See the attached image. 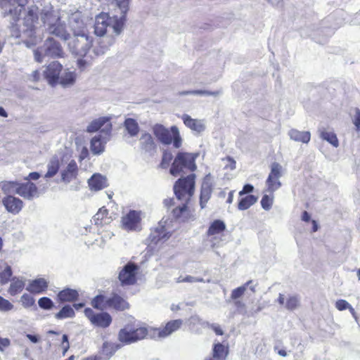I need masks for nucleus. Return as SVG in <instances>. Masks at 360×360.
Instances as JSON below:
<instances>
[{"instance_id":"aec40b11","label":"nucleus","mask_w":360,"mask_h":360,"mask_svg":"<svg viewBox=\"0 0 360 360\" xmlns=\"http://www.w3.org/2000/svg\"><path fill=\"white\" fill-rule=\"evenodd\" d=\"M79 292L70 288H65L58 292L56 296L58 302L60 304L73 303L79 300Z\"/></svg>"},{"instance_id":"ea45409f","label":"nucleus","mask_w":360,"mask_h":360,"mask_svg":"<svg viewBox=\"0 0 360 360\" xmlns=\"http://www.w3.org/2000/svg\"><path fill=\"white\" fill-rule=\"evenodd\" d=\"M75 312L73 307L69 304L64 305L58 312L56 313L54 317L58 320H63L68 318H74Z\"/></svg>"},{"instance_id":"c85d7f7f","label":"nucleus","mask_w":360,"mask_h":360,"mask_svg":"<svg viewBox=\"0 0 360 360\" xmlns=\"http://www.w3.org/2000/svg\"><path fill=\"white\" fill-rule=\"evenodd\" d=\"M245 290L246 288L244 285L243 286L234 289L231 292V297L232 300H234V305L236 308V312L238 314L245 312V304L241 303L239 300H238V298H240L244 295Z\"/></svg>"},{"instance_id":"473e14b6","label":"nucleus","mask_w":360,"mask_h":360,"mask_svg":"<svg viewBox=\"0 0 360 360\" xmlns=\"http://www.w3.org/2000/svg\"><path fill=\"white\" fill-rule=\"evenodd\" d=\"M13 271L11 266L0 260V283L5 285L12 278Z\"/></svg>"},{"instance_id":"8fccbe9b","label":"nucleus","mask_w":360,"mask_h":360,"mask_svg":"<svg viewBox=\"0 0 360 360\" xmlns=\"http://www.w3.org/2000/svg\"><path fill=\"white\" fill-rule=\"evenodd\" d=\"M39 307L44 310H50L54 307V303L51 298L42 297L38 300Z\"/></svg>"},{"instance_id":"72a5a7b5","label":"nucleus","mask_w":360,"mask_h":360,"mask_svg":"<svg viewBox=\"0 0 360 360\" xmlns=\"http://www.w3.org/2000/svg\"><path fill=\"white\" fill-rule=\"evenodd\" d=\"M11 281L10 286L8 289V292L10 295L15 296L23 290L25 285L23 280L18 277H13Z\"/></svg>"},{"instance_id":"a19ab883","label":"nucleus","mask_w":360,"mask_h":360,"mask_svg":"<svg viewBox=\"0 0 360 360\" xmlns=\"http://www.w3.org/2000/svg\"><path fill=\"white\" fill-rule=\"evenodd\" d=\"M59 168V160L57 158L51 159L47 165V172L44 175V178L49 179L53 177L58 172Z\"/></svg>"},{"instance_id":"864d4df0","label":"nucleus","mask_w":360,"mask_h":360,"mask_svg":"<svg viewBox=\"0 0 360 360\" xmlns=\"http://www.w3.org/2000/svg\"><path fill=\"white\" fill-rule=\"evenodd\" d=\"M13 309V304L8 300L0 295V311H8Z\"/></svg>"},{"instance_id":"de8ad7c7","label":"nucleus","mask_w":360,"mask_h":360,"mask_svg":"<svg viewBox=\"0 0 360 360\" xmlns=\"http://www.w3.org/2000/svg\"><path fill=\"white\" fill-rule=\"evenodd\" d=\"M173 159V155L169 150H165L162 153V160L160 163V167L167 169L171 164Z\"/></svg>"},{"instance_id":"ddd939ff","label":"nucleus","mask_w":360,"mask_h":360,"mask_svg":"<svg viewBox=\"0 0 360 360\" xmlns=\"http://www.w3.org/2000/svg\"><path fill=\"white\" fill-rule=\"evenodd\" d=\"M183 325L181 319H175L168 321L162 328L152 329V337L157 339H162L168 337L174 332L178 330Z\"/></svg>"},{"instance_id":"412c9836","label":"nucleus","mask_w":360,"mask_h":360,"mask_svg":"<svg viewBox=\"0 0 360 360\" xmlns=\"http://www.w3.org/2000/svg\"><path fill=\"white\" fill-rule=\"evenodd\" d=\"M120 348V345L119 344L104 342L100 352L101 354L91 356L96 357L98 360H109Z\"/></svg>"},{"instance_id":"5701e85b","label":"nucleus","mask_w":360,"mask_h":360,"mask_svg":"<svg viewBox=\"0 0 360 360\" xmlns=\"http://www.w3.org/2000/svg\"><path fill=\"white\" fill-rule=\"evenodd\" d=\"M181 120L186 127L198 134H200L205 129V126L202 120L193 119L187 114L181 116Z\"/></svg>"},{"instance_id":"e2e57ef3","label":"nucleus","mask_w":360,"mask_h":360,"mask_svg":"<svg viewBox=\"0 0 360 360\" xmlns=\"http://www.w3.org/2000/svg\"><path fill=\"white\" fill-rule=\"evenodd\" d=\"M39 177H40L39 173H38L37 172H30L28 174V176L26 177L25 179L26 181H30L31 179H32V180H37V179H39Z\"/></svg>"},{"instance_id":"1a4fd4ad","label":"nucleus","mask_w":360,"mask_h":360,"mask_svg":"<svg viewBox=\"0 0 360 360\" xmlns=\"http://www.w3.org/2000/svg\"><path fill=\"white\" fill-rule=\"evenodd\" d=\"M138 265L128 262L119 272L118 279L122 286L134 285L137 281Z\"/></svg>"},{"instance_id":"0eeeda50","label":"nucleus","mask_w":360,"mask_h":360,"mask_svg":"<svg viewBox=\"0 0 360 360\" xmlns=\"http://www.w3.org/2000/svg\"><path fill=\"white\" fill-rule=\"evenodd\" d=\"M283 176V167L278 162H273L271 172L266 181V192L273 193L281 186L280 178Z\"/></svg>"},{"instance_id":"774afa93","label":"nucleus","mask_w":360,"mask_h":360,"mask_svg":"<svg viewBox=\"0 0 360 360\" xmlns=\"http://www.w3.org/2000/svg\"><path fill=\"white\" fill-rule=\"evenodd\" d=\"M34 58L37 62L41 63L43 59V56L38 50H36L34 51Z\"/></svg>"},{"instance_id":"f704fd0d","label":"nucleus","mask_w":360,"mask_h":360,"mask_svg":"<svg viewBox=\"0 0 360 360\" xmlns=\"http://www.w3.org/2000/svg\"><path fill=\"white\" fill-rule=\"evenodd\" d=\"M187 204L188 202H186L181 206L176 207L172 210V215L175 219L186 221L191 217V212Z\"/></svg>"},{"instance_id":"a878e982","label":"nucleus","mask_w":360,"mask_h":360,"mask_svg":"<svg viewBox=\"0 0 360 360\" xmlns=\"http://www.w3.org/2000/svg\"><path fill=\"white\" fill-rule=\"evenodd\" d=\"M112 219L109 216L108 209L103 207L98 210L96 214L94 216V221L96 226L103 227L105 225L110 224Z\"/></svg>"},{"instance_id":"6ab92c4d","label":"nucleus","mask_w":360,"mask_h":360,"mask_svg":"<svg viewBox=\"0 0 360 360\" xmlns=\"http://www.w3.org/2000/svg\"><path fill=\"white\" fill-rule=\"evenodd\" d=\"M46 54L53 58H63L64 51L60 44L52 37H49L44 42Z\"/></svg>"},{"instance_id":"cd10ccee","label":"nucleus","mask_w":360,"mask_h":360,"mask_svg":"<svg viewBox=\"0 0 360 360\" xmlns=\"http://www.w3.org/2000/svg\"><path fill=\"white\" fill-rule=\"evenodd\" d=\"M228 345L214 343L212 347V357L216 360H226L229 354Z\"/></svg>"},{"instance_id":"4d7b16f0","label":"nucleus","mask_w":360,"mask_h":360,"mask_svg":"<svg viewBox=\"0 0 360 360\" xmlns=\"http://www.w3.org/2000/svg\"><path fill=\"white\" fill-rule=\"evenodd\" d=\"M223 160L226 162L225 169L233 170L236 168V161L231 157H226Z\"/></svg>"},{"instance_id":"f03ea898","label":"nucleus","mask_w":360,"mask_h":360,"mask_svg":"<svg viewBox=\"0 0 360 360\" xmlns=\"http://www.w3.org/2000/svg\"><path fill=\"white\" fill-rule=\"evenodd\" d=\"M153 133L157 139L164 145L172 144L175 148H180L183 139L176 126L166 128L160 124H156L153 127Z\"/></svg>"},{"instance_id":"79ce46f5","label":"nucleus","mask_w":360,"mask_h":360,"mask_svg":"<svg viewBox=\"0 0 360 360\" xmlns=\"http://www.w3.org/2000/svg\"><path fill=\"white\" fill-rule=\"evenodd\" d=\"M105 143L101 139V136H96L91 141V150L95 155H99L104 151Z\"/></svg>"},{"instance_id":"e433bc0d","label":"nucleus","mask_w":360,"mask_h":360,"mask_svg":"<svg viewBox=\"0 0 360 360\" xmlns=\"http://www.w3.org/2000/svg\"><path fill=\"white\" fill-rule=\"evenodd\" d=\"M212 191V188L210 184H202L200 195V205L202 209L205 207L207 202L211 197Z\"/></svg>"},{"instance_id":"c03bdc74","label":"nucleus","mask_w":360,"mask_h":360,"mask_svg":"<svg viewBox=\"0 0 360 360\" xmlns=\"http://www.w3.org/2000/svg\"><path fill=\"white\" fill-rule=\"evenodd\" d=\"M39 19L37 13L32 8H29L27 14L24 17V24L26 27L32 29L34 23L37 22Z\"/></svg>"},{"instance_id":"49530a36","label":"nucleus","mask_w":360,"mask_h":360,"mask_svg":"<svg viewBox=\"0 0 360 360\" xmlns=\"http://www.w3.org/2000/svg\"><path fill=\"white\" fill-rule=\"evenodd\" d=\"M248 193V184H245L243 187L242 191L239 192L240 199L238 203V208L240 210H245L248 209V196L243 197V195Z\"/></svg>"},{"instance_id":"f3484780","label":"nucleus","mask_w":360,"mask_h":360,"mask_svg":"<svg viewBox=\"0 0 360 360\" xmlns=\"http://www.w3.org/2000/svg\"><path fill=\"white\" fill-rule=\"evenodd\" d=\"M101 129L102 132L110 134L112 130V124L108 117H102L93 120L87 127L86 131L92 133Z\"/></svg>"},{"instance_id":"338daca9","label":"nucleus","mask_w":360,"mask_h":360,"mask_svg":"<svg viewBox=\"0 0 360 360\" xmlns=\"http://www.w3.org/2000/svg\"><path fill=\"white\" fill-rule=\"evenodd\" d=\"M197 280L191 276H186V277L183 278L182 279L179 280V282H188V283H193L196 281Z\"/></svg>"},{"instance_id":"9b49d317","label":"nucleus","mask_w":360,"mask_h":360,"mask_svg":"<svg viewBox=\"0 0 360 360\" xmlns=\"http://www.w3.org/2000/svg\"><path fill=\"white\" fill-rule=\"evenodd\" d=\"M117 6L120 9L122 16L112 18L111 25L116 34H120L122 31L125 22L126 14L129 11V0H116Z\"/></svg>"},{"instance_id":"dca6fc26","label":"nucleus","mask_w":360,"mask_h":360,"mask_svg":"<svg viewBox=\"0 0 360 360\" xmlns=\"http://www.w3.org/2000/svg\"><path fill=\"white\" fill-rule=\"evenodd\" d=\"M112 18L108 13L101 12L96 16L94 33L99 37L104 36L108 27L111 25Z\"/></svg>"},{"instance_id":"393cba45","label":"nucleus","mask_w":360,"mask_h":360,"mask_svg":"<svg viewBox=\"0 0 360 360\" xmlns=\"http://www.w3.org/2000/svg\"><path fill=\"white\" fill-rule=\"evenodd\" d=\"M78 175V167L77 162L72 160L61 172V179L65 183H70L75 179Z\"/></svg>"},{"instance_id":"f257e3e1","label":"nucleus","mask_w":360,"mask_h":360,"mask_svg":"<svg viewBox=\"0 0 360 360\" xmlns=\"http://www.w3.org/2000/svg\"><path fill=\"white\" fill-rule=\"evenodd\" d=\"M0 189L3 193H16L25 200H32L39 196L37 185L31 181H1Z\"/></svg>"},{"instance_id":"4468645a","label":"nucleus","mask_w":360,"mask_h":360,"mask_svg":"<svg viewBox=\"0 0 360 360\" xmlns=\"http://www.w3.org/2000/svg\"><path fill=\"white\" fill-rule=\"evenodd\" d=\"M5 196L2 198V205L6 210L13 214H18L24 207V202L20 198L12 193H4Z\"/></svg>"},{"instance_id":"0e129e2a","label":"nucleus","mask_w":360,"mask_h":360,"mask_svg":"<svg viewBox=\"0 0 360 360\" xmlns=\"http://www.w3.org/2000/svg\"><path fill=\"white\" fill-rule=\"evenodd\" d=\"M77 66L78 68L83 70L84 69H85V68L87 66V62L83 59V58H79L77 59Z\"/></svg>"},{"instance_id":"b1692460","label":"nucleus","mask_w":360,"mask_h":360,"mask_svg":"<svg viewBox=\"0 0 360 360\" xmlns=\"http://www.w3.org/2000/svg\"><path fill=\"white\" fill-rule=\"evenodd\" d=\"M49 287V283L45 278H36L30 282L27 287V290L34 295L41 294L46 291Z\"/></svg>"},{"instance_id":"9d476101","label":"nucleus","mask_w":360,"mask_h":360,"mask_svg":"<svg viewBox=\"0 0 360 360\" xmlns=\"http://www.w3.org/2000/svg\"><path fill=\"white\" fill-rule=\"evenodd\" d=\"M226 229L225 223L221 219H215L211 222L206 231V236L213 243L212 247L217 245V242L221 241Z\"/></svg>"},{"instance_id":"13d9d810","label":"nucleus","mask_w":360,"mask_h":360,"mask_svg":"<svg viewBox=\"0 0 360 360\" xmlns=\"http://www.w3.org/2000/svg\"><path fill=\"white\" fill-rule=\"evenodd\" d=\"M61 346L63 349V355L64 356L65 354V353L67 352V351L68 350V349L70 348L68 338L67 335H63V340H62Z\"/></svg>"},{"instance_id":"5fc2aeb1","label":"nucleus","mask_w":360,"mask_h":360,"mask_svg":"<svg viewBox=\"0 0 360 360\" xmlns=\"http://www.w3.org/2000/svg\"><path fill=\"white\" fill-rule=\"evenodd\" d=\"M188 94H206V95H216L215 92L205 91L201 90H195V91H184L179 93V95H188Z\"/></svg>"},{"instance_id":"37998d69","label":"nucleus","mask_w":360,"mask_h":360,"mask_svg":"<svg viewBox=\"0 0 360 360\" xmlns=\"http://www.w3.org/2000/svg\"><path fill=\"white\" fill-rule=\"evenodd\" d=\"M76 81V74L75 72H65L59 78L58 84L63 86H69L75 84Z\"/></svg>"},{"instance_id":"bb28decb","label":"nucleus","mask_w":360,"mask_h":360,"mask_svg":"<svg viewBox=\"0 0 360 360\" xmlns=\"http://www.w3.org/2000/svg\"><path fill=\"white\" fill-rule=\"evenodd\" d=\"M89 186L92 191H100L108 186L107 179L101 174H94L88 181Z\"/></svg>"},{"instance_id":"423d86ee","label":"nucleus","mask_w":360,"mask_h":360,"mask_svg":"<svg viewBox=\"0 0 360 360\" xmlns=\"http://www.w3.org/2000/svg\"><path fill=\"white\" fill-rule=\"evenodd\" d=\"M68 46L74 54L84 56L92 46V39L85 32L75 33Z\"/></svg>"},{"instance_id":"bf43d9fd","label":"nucleus","mask_w":360,"mask_h":360,"mask_svg":"<svg viewBox=\"0 0 360 360\" xmlns=\"http://www.w3.org/2000/svg\"><path fill=\"white\" fill-rule=\"evenodd\" d=\"M209 328L210 329H212L217 335H224V331H223V329L221 328V327L218 325V324H215V323H212L209 326Z\"/></svg>"},{"instance_id":"39448f33","label":"nucleus","mask_w":360,"mask_h":360,"mask_svg":"<svg viewBox=\"0 0 360 360\" xmlns=\"http://www.w3.org/2000/svg\"><path fill=\"white\" fill-rule=\"evenodd\" d=\"M148 334V328L145 326L127 324L120 330L118 340L125 345H129L143 340Z\"/></svg>"},{"instance_id":"4c0bfd02","label":"nucleus","mask_w":360,"mask_h":360,"mask_svg":"<svg viewBox=\"0 0 360 360\" xmlns=\"http://www.w3.org/2000/svg\"><path fill=\"white\" fill-rule=\"evenodd\" d=\"M320 136L323 140L330 143L332 146L337 148L339 146L338 139L335 134L332 131H327L324 128L319 129Z\"/></svg>"},{"instance_id":"20e7f679","label":"nucleus","mask_w":360,"mask_h":360,"mask_svg":"<svg viewBox=\"0 0 360 360\" xmlns=\"http://www.w3.org/2000/svg\"><path fill=\"white\" fill-rule=\"evenodd\" d=\"M195 175L191 174L179 179L174 185V193L178 200L188 202L194 194Z\"/></svg>"},{"instance_id":"603ef678","label":"nucleus","mask_w":360,"mask_h":360,"mask_svg":"<svg viewBox=\"0 0 360 360\" xmlns=\"http://www.w3.org/2000/svg\"><path fill=\"white\" fill-rule=\"evenodd\" d=\"M20 301L22 302V306L25 308H30L34 305L35 300L34 297L27 293L23 294L20 297Z\"/></svg>"},{"instance_id":"7ed1b4c3","label":"nucleus","mask_w":360,"mask_h":360,"mask_svg":"<svg viewBox=\"0 0 360 360\" xmlns=\"http://www.w3.org/2000/svg\"><path fill=\"white\" fill-rule=\"evenodd\" d=\"M198 153L178 152L169 169L173 176H177L182 172H194L197 169L195 164Z\"/></svg>"},{"instance_id":"09e8293b","label":"nucleus","mask_w":360,"mask_h":360,"mask_svg":"<svg viewBox=\"0 0 360 360\" xmlns=\"http://www.w3.org/2000/svg\"><path fill=\"white\" fill-rule=\"evenodd\" d=\"M274 202V195L273 193L264 194L261 200V205L262 207L264 210H269Z\"/></svg>"},{"instance_id":"052dcab7","label":"nucleus","mask_w":360,"mask_h":360,"mask_svg":"<svg viewBox=\"0 0 360 360\" xmlns=\"http://www.w3.org/2000/svg\"><path fill=\"white\" fill-rule=\"evenodd\" d=\"M11 344V341L8 338H3L0 337V351H4V349L8 347Z\"/></svg>"},{"instance_id":"c756f323","label":"nucleus","mask_w":360,"mask_h":360,"mask_svg":"<svg viewBox=\"0 0 360 360\" xmlns=\"http://www.w3.org/2000/svg\"><path fill=\"white\" fill-rule=\"evenodd\" d=\"M49 32L51 34L64 41H67L70 38V35L68 32L65 25L60 22L51 25L49 26Z\"/></svg>"},{"instance_id":"f8f14e48","label":"nucleus","mask_w":360,"mask_h":360,"mask_svg":"<svg viewBox=\"0 0 360 360\" xmlns=\"http://www.w3.org/2000/svg\"><path fill=\"white\" fill-rule=\"evenodd\" d=\"M141 212L136 210H130L121 219L122 229L128 231L141 230Z\"/></svg>"},{"instance_id":"2f4dec72","label":"nucleus","mask_w":360,"mask_h":360,"mask_svg":"<svg viewBox=\"0 0 360 360\" xmlns=\"http://www.w3.org/2000/svg\"><path fill=\"white\" fill-rule=\"evenodd\" d=\"M288 135L290 139L304 143H309L311 139V134L309 131H301L295 129H290L288 131Z\"/></svg>"},{"instance_id":"7c9ffc66","label":"nucleus","mask_w":360,"mask_h":360,"mask_svg":"<svg viewBox=\"0 0 360 360\" xmlns=\"http://www.w3.org/2000/svg\"><path fill=\"white\" fill-rule=\"evenodd\" d=\"M1 1L3 3L8 4L10 5H15L17 4L18 6H20L21 8L17 9L15 8L14 10H9L8 13L10 15H13V20L15 22H17L20 20V13L21 9L24 8V7L27 4L29 0H1Z\"/></svg>"},{"instance_id":"58836bf2","label":"nucleus","mask_w":360,"mask_h":360,"mask_svg":"<svg viewBox=\"0 0 360 360\" xmlns=\"http://www.w3.org/2000/svg\"><path fill=\"white\" fill-rule=\"evenodd\" d=\"M124 127L130 136L138 135L140 129L138 122L133 118H127L124 122Z\"/></svg>"},{"instance_id":"c9c22d12","label":"nucleus","mask_w":360,"mask_h":360,"mask_svg":"<svg viewBox=\"0 0 360 360\" xmlns=\"http://www.w3.org/2000/svg\"><path fill=\"white\" fill-rule=\"evenodd\" d=\"M141 146L146 151L155 150L156 149L155 142L149 133H144L140 139Z\"/></svg>"},{"instance_id":"a211bd4d","label":"nucleus","mask_w":360,"mask_h":360,"mask_svg":"<svg viewBox=\"0 0 360 360\" xmlns=\"http://www.w3.org/2000/svg\"><path fill=\"white\" fill-rule=\"evenodd\" d=\"M106 306H108V308L120 311L129 309L130 307V304L127 300L117 293H112L110 297L107 298Z\"/></svg>"},{"instance_id":"69168bd1","label":"nucleus","mask_w":360,"mask_h":360,"mask_svg":"<svg viewBox=\"0 0 360 360\" xmlns=\"http://www.w3.org/2000/svg\"><path fill=\"white\" fill-rule=\"evenodd\" d=\"M32 81L34 82H37L40 79L41 74L39 70H34L32 72Z\"/></svg>"},{"instance_id":"2eb2a0df","label":"nucleus","mask_w":360,"mask_h":360,"mask_svg":"<svg viewBox=\"0 0 360 360\" xmlns=\"http://www.w3.org/2000/svg\"><path fill=\"white\" fill-rule=\"evenodd\" d=\"M62 70L63 65L58 61H53L46 66L43 75L48 83L54 86L58 84Z\"/></svg>"},{"instance_id":"680f3d73","label":"nucleus","mask_w":360,"mask_h":360,"mask_svg":"<svg viewBox=\"0 0 360 360\" xmlns=\"http://www.w3.org/2000/svg\"><path fill=\"white\" fill-rule=\"evenodd\" d=\"M356 114L354 119V124L356 126L357 129H360V110L359 108L355 109Z\"/></svg>"},{"instance_id":"4be33fe9","label":"nucleus","mask_w":360,"mask_h":360,"mask_svg":"<svg viewBox=\"0 0 360 360\" xmlns=\"http://www.w3.org/2000/svg\"><path fill=\"white\" fill-rule=\"evenodd\" d=\"M171 236V233L166 231L164 226H160L151 229L148 236V241L150 244L156 245L159 242L167 240Z\"/></svg>"},{"instance_id":"6e6552de","label":"nucleus","mask_w":360,"mask_h":360,"mask_svg":"<svg viewBox=\"0 0 360 360\" xmlns=\"http://www.w3.org/2000/svg\"><path fill=\"white\" fill-rule=\"evenodd\" d=\"M84 313L91 324L96 327L106 328L110 326L112 321L108 312L95 313L92 309L87 307Z\"/></svg>"},{"instance_id":"a18cd8bd","label":"nucleus","mask_w":360,"mask_h":360,"mask_svg":"<svg viewBox=\"0 0 360 360\" xmlns=\"http://www.w3.org/2000/svg\"><path fill=\"white\" fill-rule=\"evenodd\" d=\"M106 300L104 295H98L93 298L91 304L94 309L103 310L108 307L106 306Z\"/></svg>"},{"instance_id":"6e6d98bb","label":"nucleus","mask_w":360,"mask_h":360,"mask_svg":"<svg viewBox=\"0 0 360 360\" xmlns=\"http://www.w3.org/2000/svg\"><path fill=\"white\" fill-rule=\"evenodd\" d=\"M350 305L351 304L345 300H338L335 302V307L339 311H343V310H345V309H348V308L350 307Z\"/></svg>"},{"instance_id":"3c124183","label":"nucleus","mask_w":360,"mask_h":360,"mask_svg":"<svg viewBox=\"0 0 360 360\" xmlns=\"http://www.w3.org/2000/svg\"><path fill=\"white\" fill-rule=\"evenodd\" d=\"M300 305V300L297 296L292 295L290 296L285 304V307L290 311L296 309Z\"/></svg>"}]
</instances>
